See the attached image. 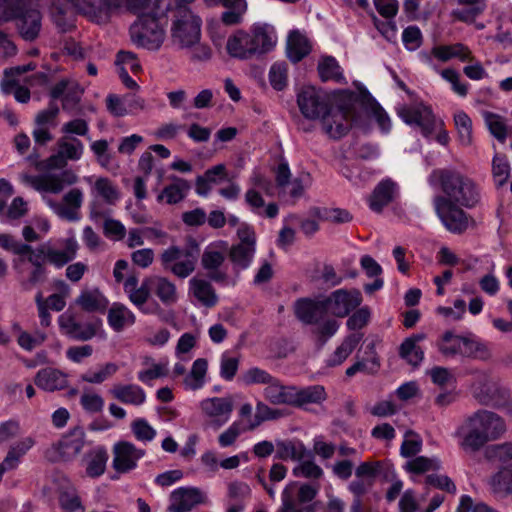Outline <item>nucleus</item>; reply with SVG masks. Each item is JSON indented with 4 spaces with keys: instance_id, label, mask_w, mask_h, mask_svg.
Masks as SVG:
<instances>
[{
    "instance_id": "f257e3e1",
    "label": "nucleus",
    "mask_w": 512,
    "mask_h": 512,
    "mask_svg": "<svg viewBox=\"0 0 512 512\" xmlns=\"http://www.w3.org/2000/svg\"><path fill=\"white\" fill-rule=\"evenodd\" d=\"M505 431V422L498 414L480 409L457 427L454 436L460 439L461 449L475 453L488 442L499 439Z\"/></svg>"
},
{
    "instance_id": "f03ea898",
    "label": "nucleus",
    "mask_w": 512,
    "mask_h": 512,
    "mask_svg": "<svg viewBox=\"0 0 512 512\" xmlns=\"http://www.w3.org/2000/svg\"><path fill=\"white\" fill-rule=\"evenodd\" d=\"M126 0H52L51 19L59 32L66 33L76 27L77 15L99 22L103 14L119 9Z\"/></svg>"
},
{
    "instance_id": "7ed1b4c3",
    "label": "nucleus",
    "mask_w": 512,
    "mask_h": 512,
    "mask_svg": "<svg viewBox=\"0 0 512 512\" xmlns=\"http://www.w3.org/2000/svg\"><path fill=\"white\" fill-rule=\"evenodd\" d=\"M430 180L439 185L444 198L462 207L474 208L480 201L478 185L473 179L453 167L437 168L430 174Z\"/></svg>"
},
{
    "instance_id": "20e7f679",
    "label": "nucleus",
    "mask_w": 512,
    "mask_h": 512,
    "mask_svg": "<svg viewBox=\"0 0 512 512\" xmlns=\"http://www.w3.org/2000/svg\"><path fill=\"white\" fill-rule=\"evenodd\" d=\"M338 95L339 111L344 118L351 117L352 123L356 127L364 126L362 116L355 108V105L359 104L368 114L374 117L383 134H388L391 131L392 124L388 113L365 86L361 85L358 92L350 89H341L338 90Z\"/></svg>"
},
{
    "instance_id": "39448f33",
    "label": "nucleus",
    "mask_w": 512,
    "mask_h": 512,
    "mask_svg": "<svg viewBox=\"0 0 512 512\" xmlns=\"http://www.w3.org/2000/svg\"><path fill=\"white\" fill-rule=\"evenodd\" d=\"M275 45L269 26L267 24H254L251 34L244 30H238L231 35L226 44V49L231 57L238 59H250L256 55L270 52Z\"/></svg>"
},
{
    "instance_id": "423d86ee",
    "label": "nucleus",
    "mask_w": 512,
    "mask_h": 512,
    "mask_svg": "<svg viewBox=\"0 0 512 512\" xmlns=\"http://www.w3.org/2000/svg\"><path fill=\"white\" fill-rule=\"evenodd\" d=\"M41 19L35 0H0V21L16 20L19 34L26 41L38 37Z\"/></svg>"
},
{
    "instance_id": "0eeeda50",
    "label": "nucleus",
    "mask_w": 512,
    "mask_h": 512,
    "mask_svg": "<svg viewBox=\"0 0 512 512\" xmlns=\"http://www.w3.org/2000/svg\"><path fill=\"white\" fill-rule=\"evenodd\" d=\"M161 0L154 1V8L148 13H142L131 27L130 35L134 44L151 51L158 50L165 37V31L160 23V18L171 10L170 3L165 11L160 10Z\"/></svg>"
},
{
    "instance_id": "6e6552de",
    "label": "nucleus",
    "mask_w": 512,
    "mask_h": 512,
    "mask_svg": "<svg viewBox=\"0 0 512 512\" xmlns=\"http://www.w3.org/2000/svg\"><path fill=\"white\" fill-rule=\"evenodd\" d=\"M264 397L273 405L286 404L300 408L309 403L320 404L326 399V392L321 385L297 390L294 386L282 385L279 379L275 378L271 385L264 389Z\"/></svg>"
},
{
    "instance_id": "1a4fd4ad",
    "label": "nucleus",
    "mask_w": 512,
    "mask_h": 512,
    "mask_svg": "<svg viewBox=\"0 0 512 512\" xmlns=\"http://www.w3.org/2000/svg\"><path fill=\"white\" fill-rule=\"evenodd\" d=\"M297 105L306 119L321 121L331 116L335 108L331 96L312 85L302 87L297 93Z\"/></svg>"
},
{
    "instance_id": "9d476101",
    "label": "nucleus",
    "mask_w": 512,
    "mask_h": 512,
    "mask_svg": "<svg viewBox=\"0 0 512 512\" xmlns=\"http://www.w3.org/2000/svg\"><path fill=\"white\" fill-rule=\"evenodd\" d=\"M399 118L409 126L418 127L424 137L436 130L437 121L433 109L422 100H414L398 109Z\"/></svg>"
},
{
    "instance_id": "9b49d317",
    "label": "nucleus",
    "mask_w": 512,
    "mask_h": 512,
    "mask_svg": "<svg viewBox=\"0 0 512 512\" xmlns=\"http://www.w3.org/2000/svg\"><path fill=\"white\" fill-rule=\"evenodd\" d=\"M237 236L239 242L233 244L228 253L235 272L248 269L256 253V234L252 226L243 224L237 230Z\"/></svg>"
},
{
    "instance_id": "f8f14e48",
    "label": "nucleus",
    "mask_w": 512,
    "mask_h": 512,
    "mask_svg": "<svg viewBox=\"0 0 512 512\" xmlns=\"http://www.w3.org/2000/svg\"><path fill=\"white\" fill-rule=\"evenodd\" d=\"M178 13L179 18L172 25V36L182 48L193 47L200 41L202 20L188 7L180 9Z\"/></svg>"
},
{
    "instance_id": "ddd939ff",
    "label": "nucleus",
    "mask_w": 512,
    "mask_h": 512,
    "mask_svg": "<svg viewBox=\"0 0 512 512\" xmlns=\"http://www.w3.org/2000/svg\"><path fill=\"white\" fill-rule=\"evenodd\" d=\"M86 433L83 427L77 425L53 443L46 451V457L51 462L66 461L81 452L85 445Z\"/></svg>"
},
{
    "instance_id": "4468645a",
    "label": "nucleus",
    "mask_w": 512,
    "mask_h": 512,
    "mask_svg": "<svg viewBox=\"0 0 512 512\" xmlns=\"http://www.w3.org/2000/svg\"><path fill=\"white\" fill-rule=\"evenodd\" d=\"M434 208L445 228L454 233L461 234L468 228V215L459 204L452 203L444 196H435Z\"/></svg>"
},
{
    "instance_id": "2eb2a0df",
    "label": "nucleus",
    "mask_w": 512,
    "mask_h": 512,
    "mask_svg": "<svg viewBox=\"0 0 512 512\" xmlns=\"http://www.w3.org/2000/svg\"><path fill=\"white\" fill-rule=\"evenodd\" d=\"M325 299L330 314L338 318H344L350 315L363 301L360 290L356 288H340L334 290L328 296H325Z\"/></svg>"
},
{
    "instance_id": "dca6fc26",
    "label": "nucleus",
    "mask_w": 512,
    "mask_h": 512,
    "mask_svg": "<svg viewBox=\"0 0 512 512\" xmlns=\"http://www.w3.org/2000/svg\"><path fill=\"white\" fill-rule=\"evenodd\" d=\"M296 318L305 325L319 324L330 310L324 297H303L296 300L294 305Z\"/></svg>"
},
{
    "instance_id": "f3484780",
    "label": "nucleus",
    "mask_w": 512,
    "mask_h": 512,
    "mask_svg": "<svg viewBox=\"0 0 512 512\" xmlns=\"http://www.w3.org/2000/svg\"><path fill=\"white\" fill-rule=\"evenodd\" d=\"M78 180L77 175L69 169L63 170L59 174L43 175H25V181L40 192L60 193L65 185L75 184Z\"/></svg>"
},
{
    "instance_id": "a211bd4d",
    "label": "nucleus",
    "mask_w": 512,
    "mask_h": 512,
    "mask_svg": "<svg viewBox=\"0 0 512 512\" xmlns=\"http://www.w3.org/2000/svg\"><path fill=\"white\" fill-rule=\"evenodd\" d=\"M113 455V469L118 474H125L137 467L138 461L145 456V450L131 442L119 441L113 447Z\"/></svg>"
},
{
    "instance_id": "6ab92c4d",
    "label": "nucleus",
    "mask_w": 512,
    "mask_h": 512,
    "mask_svg": "<svg viewBox=\"0 0 512 512\" xmlns=\"http://www.w3.org/2000/svg\"><path fill=\"white\" fill-rule=\"evenodd\" d=\"M60 329L70 338L76 341L91 340L98 329L102 326L101 319L94 322L81 323L78 322L73 315L62 314L58 318Z\"/></svg>"
},
{
    "instance_id": "aec40b11",
    "label": "nucleus",
    "mask_w": 512,
    "mask_h": 512,
    "mask_svg": "<svg viewBox=\"0 0 512 512\" xmlns=\"http://www.w3.org/2000/svg\"><path fill=\"white\" fill-rule=\"evenodd\" d=\"M170 512H188L194 506L204 502L203 492L196 487H180L171 494Z\"/></svg>"
},
{
    "instance_id": "412c9836",
    "label": "nucleus",
    "mask_w": 512,
    "mask_h": 512,
    "mask_svg": "<svg viewBox=\"0 0 512 512\" xmlns=\"http://www.w3.org/2000/svg\"><path fill=\"white\" fill-rule=\"evenodd\" d=\"M200 408L206 416L213 419L217 427H220L229 420L233 404L228 398L212 397L202 400Z\"/></svg>"
},
{
    "instance_id": "4be33fe9",
    "label": "nucleus",
    "mask_w": 512,
    "mask_h": 512,
    "mask_svg": "<svg viewBox=\"0 0 512 512\" xmlns=\"http://www.w3.org/2000/svg\"><path fill=\"white\" fill-rule=\"evenodd\" d=\"M397 190L398 185L392 179L386 178L381 180L369 197V208L375 213H381L395 199Z\"/></svg>"
},
{
    "instance_id": "5701e85b",
    "label": "nucleus",
    "mask_w": 512,
    "mask_h": 512,
    "mask_svg": "<svg viewBox=\"0 0 512 512\" xmlns=\"http://www.w3.org/2000/svg\"><path fill=\"white\" fill-rule=\"evenodd\" d=\"M83 203V192L79 188L69 190L63 197V204L50 201L49 206L54 208L57 214L70 222H77L80 220L79 209Z\"/></svg>"
},
{
    "instance_id": "b1692460",
    "label": "nucleus",
    "mask_w": 512,
    "mask_h": 512,
    "mask_svg": "<svg viewBox=\"0 0 512 512\" xmlns=\"http://www.w3.org/2000/svg\"><path fill=\"white\" fill-rule=\"evenodd\" d=\"M58 153L50 156L48 159L49 166L54 168H62L66 165L67 160L77 161L83 155V143L75 137L70 141H58Z\"/></svg>"
},
{
    "instance_id": "393cba45",
    "label": "nucleus",
    "mask_w": 512,
    "mask_h": 512,
    "mask_svg": "<svg viewBox=\"0 0 512 512\" xmlns=\"http://www.w3.org/2000/svg\"><path fill=\"white\" fill-rule=\"evenodd\" d=\"M305 457H314V453L308 450L301 440L286 439L276 441V452L274 458L277 460L287 461H301Z\"/></svg>"
},
{
    "instance_id": "a878e982",
    "label": "nucleus",
    "mask_w": 512,
    "mask_h": 512,
    "mask_svg": "<svg viewBox=\"0 0 512 512\" xmlns=\"http://www.w3.org/2000/svg\"><path fill=\"white\" fill-rule=\"evenodd\" d=\"M34 383L42 390L53 392L65 389L68 385V379L67 375L59 369L46 367L37 372Z\"/></svg>"
},
{
    "instance_id": "bb28decb",
    "label": "nucleus",
    "mask_w": 512,
    "mask_h": 512,
    "mask_svg": "<svg viewBox=\"0 0 512 512\" xmlns=\"http://www.w3.org/2000/svg\"><path fill=\"white\" fill-rule=\"evenodd\" d=\"M335 93L337 95V101L339 102L338 90ZM322 124L326 133L335 140H339L346 136L349 133L351 126H355L352 123L351 117L344 118L342 116L339 111V103L337 104V107L333 109L332 115L324 119Z\"/></svg>"
},
{
    "instance_id": "cd10ccee",
    "label": "nucleus",
    "mask_w": 512,
    "mask_h": 512,
    "mask_svg": "<svg viewBox=\"0 0 512 512\" xmlns=\"http://www.w3.org/2000/svg\"><path fill=\"white\" fill-rule=\"evenodd\" d=\"M78 249L77 240L74 237L67 238L63 250L48 247L46 263L61 269L76 258Z\"/></svg>"
},
{
    "instance_id": "c85d7f7f",
    "label": "nucleus",
    "mask_w": 512,
    "mask_h": 512,
    "mask_svg": "<svg viewBox=\"0 0 512 512\" xmlns=\"http://www.w3.org/2000/svg\"><path fill=\"white\" fill-rule=\"evenodd\" d=\"M108 459L109 455L105 446L98 445L91 449L84 456L86 475L92 479L102 476L106 470Z\"/></svg>"
},
{
    "instance_id": "c756f323",
    "label": "nucleus",
    "mask_w": 512,
    "mask_h": 512,
    "mask_svg": "<svg viewBox=\"0 0 512 512\" xmlns=\"http://www.w3.org/2000/svg\"><path fill=\"white\" fill-rule=\"evenodd\" d=\"M31 268L27 275H25V265L21 273L17 274L18 283L23 291H30L37 285L44 283L47 280L49 270L44 262H28Z\"/></svg>"
},
{
    "instance_id": "7c9ffc66",
    "label": "nucleus",
    "mask_w": 512,
    "mask_h": 512,
    "mask_svg": "<svg viewBox=\"0 0 512 512\" xmlns=\"http://www.w3.org/2000/svg\"><path fill=\"white\" fill-rule=\"evenodd\" d=\"M363 338V333L348 334L335 351L326 359L327 367L333 368L341 365L353 353Z\"/></svg>"
},
{
    "instance_id": "2f4dec72",
    "label": "nucleus",
    "mask_w": 512,
    "mask_h": 512,
    "mask_svg": "<svg viewBox=\"0 0 512 512\" xmlns=\"http://www.w3.org/2000/svg\"><path fill=\"white\" fill-rule=\"evenodd\" d=\"M311 45L306 36L295 29L290 31L287 39L286 53L288 59L296 64L303 60L311 52Z\"/></svg>"
},
{
    "instance_id": "473e14b6",
    "label": "nucleus",
    "mask_w": 512,
    "mask_h": 512,
    "mask_svg": "<svg viewBox=\"0 0 512 512\" xmlns=\"http://www.w3.org/2000/svg\"><path fill=\"white\" fill-rule=\"evenodd\" d=\"M136 321L135 314L124 304L114 302L107 313V322L115 332H121Z\"/></svg>"
},
{
    "instance_id": "72a5a7b5",
    "label": "nucleus",
    "mask_w": 512,
    "mask_h": 512,
    "mask_svg": "<svg viewBox=\"0 0 512 512\" xmlns=\"http://www.w3.org/2000/svg\"><path fill=\"white\" fill-rule=\"evenodd\" d=\"M76 304L88 313H104L109 305V301L98 288H95L81 291L76 299Z\"/></svg>"
},
{
    "instance_id": "f704fd0d",
    "label": "nucleus",
    "mask_w": 512,
    "mask_h": 512,
    "mask_svg": "<svg viewBox=\"0 0 512 512\" xmlns=\"http://www.w3.org/2000/svg\"><path fill=\"white\" fill-rule=\"evenodd\" d=\"M425 339V334L418 333L407 337L399 347V356L413 367H417L424 359L423 350L417 343Z\"/></svg>"
},
{
    "instance_id": "c9c22d12",
    "label": "nucleus",
    "mask_w": 512,
    "mask_h": 512,
    "mask_svg": "<svg viewBox=\"0 0 512 512\" xmlns=\"http://www.w3.org/2000/svg\"><path fill=\"white\" fill-rule=\"evenodd\" d=\"M459 5L467 6L462 9H454L452 17L460 22L472 24L481 16L487 8V0H457Z\"/></svg>"
},
{
    "instance_id": "e433bc0d",
    "label": "nucleus",
    "mask_w": 512,
    "mask_h": 512,
    "mask_svg": "<svg viewBox=\"0 0 512 512\" xmlns=\"http://www.w3.org/2000/svg\"><path fill=\"white\" fill-rule=\"evenodd\" d=\"M461 356L487 361L491 358V351L485 342L481 341L475 334L469 333L463 336Z\"/></svg>"
},
{
    "instance_id": "4c0bfd02",
    "label": "nucleus",
    "mask_w": 512,
    "mask_h": 512,
    "mask_svg": "<svg viewBox=\"0 0 512 512\" xmlns=\"http://www.w3.org/2000/svg\"><path fill=\"white\" fill-rule=\"evenodd\" d=\"M171 180L172 183L165 186L162 192L158 195V202H161L165 198L167 204L174 205L186 198L191 189L189 181L177 176H172Z\"/></svg>"
},
{
    "instance_id": "58836bf2",
    "label": "nucleus",
    "mask_w": 512,
    "mask_h": 512,
    "mask_svg": "<svg viewBox=\"0 0 512 512\" xmlns=\"http://www.w3.org/2000/svg\"><path fill=\"white\" fill-rule=\"evenodd\" d=\"M111 394L123 404L140 406L146 401V393L144 389L136 384L115 386L111 390Z\"/></svg>"
},
{
    "instance_id": "ea45409f",
    "label": "nucleus",
    "mask_w": 512,
    "mask_h": 512,
    "mask_svg": "<svg viewBox=\"0 0 512 512\" xmlns=\"http://www.w3.org/2000/svg\"><path fill=\"white\" fill-rule=\"evenodd\" d=\"M189 290L206 307H214L218 302L216 292L207 280L196 277L191 278L189 280Z\"/></svg>"
},
{
    "instance_id": "a19ab883",
    "label": "nucleus",
    "mask_w": 512,
    "mask_h": 512,
    "mask_svg": "<svg viewBox=\"0 0 512 512\" xmlns=\"http://www.w3.org/2000/svg\"><path fill=\"white\" fill-rule=\"evenodd\" d=\"M220 4L227 9L221 14V22L225 26H235L243 22L248 10L246 0H222Z\"/></svg>"
},
{
    "instance_id": "79ce46f5",
    "label": "nucleus",
    "mask_w": 512,
    "mask_h": 512,
    "mask_svg": "<svg viewBox=\"0 0 512 512\" xmlns=\"http://www.w3.org/2000/svg\"><path fill=\"white\" fill-rule=\"evenodd\" d=\"M462 335H457L452 330H446L436 341L438 351L444 357H455L461 355Z\"/></svg>"
},
{
    "instance_id": "37998d69",
    "label": "nucleus",
    "mask_w": 512,
    "mask_h": 512,
    "mask_svg": "<svg viewBox=\"0 0 512 512\" xmlns=\"http://www.w3.org/2000/svg\"><path fill=\"white\" fill-rule=\"evenodd\" d=\"M318 74L322 82L333 80L342 82L345 78L342 69L334 56H325L318 63Z\"/></svg>"
},
{
    "instance_id": "c03bdc74",
    "label": "nucleus",
    "mask_w": 512,
    "mask_h": 512,
    "mask_svg": "<svg viewBox=\"0 0 512 512\" xmlns=\"http://www.w3.org/2000/svg\"><path fill=\"white\" fill-rule=\"evenodd\" d=\"M207 369L208 362L205 358L196 359L190 373L184 379L185 388L193 391L201 389L205 384Z\"/></svg>"
},
{
    "instance_id": "a18cd8bd",
    "label": "nucleus",
    "mask_w": 512,
    "mask_h": 512,
    "mask_svg": "<svg viewBox=\"0 0 512 512\" xmlns=\"http://www.w3.org/2000/svg\"><path fill=\"white\" fill-rule=\"evenodd\" d=\"M47 251L48 247L44 245H40L36 248L31 246V250L29 252H25L22 258H14L12 260V267L15 273H21L23 270V265L26 262H44L46 264L47 260Z\"/></svg>"
},
{
    "instance_id": "49530a36",
    "label": "nucleus",
    "mask_w": 512,
    "mask_h": 512,
    "mask_svg": "<svg viewBox=\"0 0 512 512\" xmlns=\"http://www.w3.org/2000/svg\"><path fill=\"white\" fill-rule=\"evenodd\" d=\"M268 78L274 90L283 91L288 85V65L285 62L273 63Z\"/></svg>"
},
{
    "instance_id": "de8ad7c7",
    "label": "nucleus",
    "mask_w": 512,
    "mask_h": 512,
    "mask_svg": "<svg viewBox=\"0 0 512 512\" xmlns=\"http://www.w3.org/2000/svg\"><path fill=\"white\" fill-rule=\"evenodd\" d=\"M454 123L458 132L459 141L462 145L468 146L472 142V120L464 111L454 115Z\"/></svg>"
},
{
    "instance_id": "09e8293b",
    "label": "nucleus",
    "mask_w": 512,
    "mask_h": 512,
    "mask_svg": "<svg viewBox=\"0 0 512 512\" xmlns=\"http://www.w3.org/2000/svg\"><path fill=\"white\" fill-rule=\"evenodd\" d=\"M492 173L498 187L503 186L510 175V164L504 154H495L492 160Z\"/></svg>"
},
{
    "instance_id": "8fccbe9b",
    "label": "nucleus",
    "mask_w": 512,
    "mask_h": 512,
    "mask_svg": "<svg viewBox=\"0 0 512 512\" xmlns=\"http://www.w3.org/2000/svg\"><path fill=\"white\" fill-rule=\"evenodd\" d=\"M292 473L295 477L302 476L308 479H320L324 474L322 468L314 462V457H305L293 468Z\"/></svg>"
},
{
    "instance_id": "3c124183",
    "label": "nucleus",
    "mask_w": 512,
    "mask_h": 512,
    "mask_svg": "<svg viewBox=\"0 0 512 512\" xmlns=\"http://www.w3.org/2000/svg\"><path fill=\"white\" fill-rule=\"evenodd\" d=\"M283 415L284 414L281 410L271 408L262 401H258L256 404L254 419L250 424V428L254 429L265 421L276 420L281 418Z\"/></svg>"
},
{
    "instance_id": "603ef678",
    "label": "nucleus",
    "mask_w": 512,
    "mask_h": 512,
    "mask_svg": "<svg viewBox=\"0 0 512 512\" xmlns=\"http://www.w3.org/2000/svg\"><path fill=\"white\" fill-rule=\"evenodd\" d=\"M0 247L5 251L16 255L15 258H22L25 252H29L31 250L30 244L17 240L14 236L8 233H0Z\"/></svg>"
},
{
    "instance_id": "864d4df0",
    "label": "nucleus",
    "mask_w": 512,
    "mask_h": 512,
    "mask_svg": "<svg viewBox=\"0 0 512 512\" xmlns=\"http://www.w3.org/2000/svg\"><path fill=\"white\" fill-rule=\"evenodd\" d=\"M94 189L103 200L110 205L115 204L119 199V191L106 177H100L96 180Z\"/></svg>"
},
{
    "instance_id": "5fc2aeb1",
    "label": "nucleus",
    "mask_w": 512,
    "mask_h": 512,
    "mask_svg": "<svg viewBox=\"0 0 512 512\" xmlns=\"http://www.w3.org/2000/svg\"><path fill=\"white\" fill-rule=\"evenodd\" d=\"M491 485L496 492L512 493V465L495 473L491 478Z\"/></svg>"
},
{
    "instance_id": "6e6d98bb",
    "label": "nucleus",
    "mask_w": 512,
    "mask_h": 512,
    "mask_svg": "<svg viewBox=\"0 0 512 512\" xmlns=\"http://www.w3.org/2000/svg\"><path fill=\"white\" fill-rule=\"evenodd\" d=\"M437 469H439V461L425 456H417L406 464V470L416 475Z\"/></svg>"
},
{
    "instance_id": "4d7b16f0",
    "label": "nucleus",
    "mask_w": 512,
    "mask_h": 512,
    "mask_svg": "<svg viewBox=\"0 0 512 512\" xmlns=\"http://www.w3.org/2000/svg\"><path fill=\"white\" fill-rule=\"evenodd\" d=\"M380 469V462L365 461L357 466L355 470V476L358 479L367 481L368 486H373L376 478L380 474Z\"/></svg>"
},
{
    "instance_id": "13d9d810",
    "label": "nucleus",
    "mask_w": 512,
    "mask_h": 512,
    "mask_svg": "<svg viewBox=\"0 0 512 512\" xmlns=\"http://www.w3.org/2000/svg\"><path fill=\"white\" fill-rule=\"evenodd\" d=\"M275 378L259 367H252L242 375V381L245 385L265 384L269 386Z\"/></svg>"
},
{
    "instance_id": "bf43d9fd",
    "label": "nucleus",
    "mask_w": 512,
    "mask_h": 512,
    "mask_svg": "<svg viewBox=\"0 0 512 512\" xmlns=\"http://www.w3.org/2000/svg\"><path fill=\"white\" fill-rule=\"evenodd\" d=\"M225 261V255L211 245L207 246L202 254L201 264L205 270L220 268Z\"/></svg>"
},
{
    "instance_id": "052dcab7",
    "label": "nucleus",
    "mask_w": 512,
    "mask_h": 512,
    "mask_svg": "<svg viewBox=\"0 0 512 512\" xmlns=\"http://www.w3.org/2000/svg\"><path fill=\"white\" fill-rule=\"evenodd\" d=\"M315 215H317L322 220L331 221L337 224L348 223L353 218L348 210L341 208H325L323 213L319 208H317L315 210Z\"/></svg>"
},
{
    "instance_id": "680f3d73",
    "label": "nucleus",
    "mask_w": 512,
    "mask_h": 512,
    "mask_svg": "<svg viewBox=\"0 0 512 512\" xmlns=\"http://www.w3.org/2000/svg\"><path fill=\"white\" fill-rule=\"evenodd\" d=\"M132 432L139 441L150 442L156 437V430L144 418H137L131 424Z\"/></svg>"
},
{
    "instance_id": "e2e57ef3",
    "label": "nucleus",
    "mask_w": 512,
    "mask_h": 512,
    "mask_svg": "<svg viewBox=\"0 0 512 512\" xmlns=\"http://www.w3.org/2000/svg\"><path fill=\"white\" fill-rule=\"evenodd\" d=\"M348 316L346 321L347 329L351 331L360 330L364 328L370 320V308L368 306L360 307Z\"/></svg>"
},
{
    "instance_id": "0e129e2a",
    "label": "nucleus",
    "mask_w": 512,
    "mask_h": 512,
    "mask_svg": "<svg viewBox=\"0 0 512 512\" xmlns=\"http://www.w3.org/2000/svg\"><path fill=\"white\" fill-rule=\"evenodd\" d=\"M22 75L20 68H6L3 72V78L0 81L1 91L5 95H11V92L20 85L19 77Z\"/></svg>"
},
{
    "instance_id": "69168bd1",
    "label": "nucleus",
    "mask_w": 512,
    "mask_h": 512,
    "mask_svg": "<svg viewBox=\"0 0 512 512\" xmlns=\"http://www.w3.org/2000/svg\"><path fill=\"white\" fill-rule=\"evenodd\" d=\"M317 325L313 333L316 335L317 341L321 345L325 344L339 329V323L335 319H326L321 324L319 323Z\"/></svg>"
},
{
    "instance_id": "338daca9",
    "label": "nucleus",
    "mask_w": 512,
    "mask_h": 512,
    "mask_svg": "<svg viewBox=\"0 0 512 512\" xmlns=\"http://www.w3.org/2000/svg\"><path fill=\"white\" fill-rule=\"evenodd\" d=\"M239 358L232 357L226 353L222 354L220 359V376L225 381H232L239 368Z\"/></svg>"
},
{
    "instance_id": "774afa93",
    "label": "nucleus",
    "mask_w": 512,
    "mask_h": 512,
    "mask_svg": "<svg viewBox=\"0 0 512 512\" xmlns=\"http://www.w3.org/2000/svg\"><path fill=\"white\" fill-rule=\"evenodd\" d=\"M59 504L65 512H77L79 510L81 512L84 511L81 498L76 492H62L59 495Z\"/></svg>"
}]
</instances>
